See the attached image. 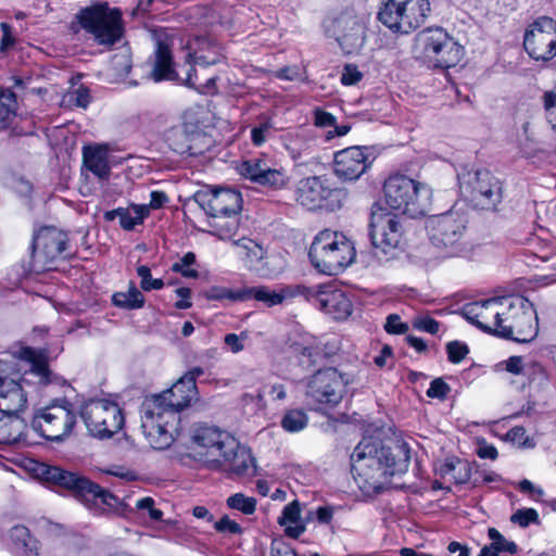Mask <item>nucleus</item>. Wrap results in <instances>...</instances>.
<instances>
[{"label": "nucleus", "instance_id": "f257e3e1", "mask_svg": "<svg viewBox=\"0 0 556 556\" xmlns=\"http://www.w3.org/2000/svg\"><path fill=\"white\" fill-rule=\"evenodd\" d=\"M410 450L404 441L381 444L372 438L363 439L351 455L352 471L361 489L381 492L390 478L407 471Z\"/></svg>", "mask_w": 556, "mask_h": 556}, {"label": "nucleus", "instance_id": "f03ea898", "mask_svg": "<svg viewBox=\"0 0 556 556\" xmlns=\"http://www.w3.org/2000/svg\"><path fill=\"white\" fill-rule=\"evenodd\" d=\"M41 475L47 482L68 491L96 516H122L126 511L127 505L117 496L78 472L46 466Z\"/></svg>", "mask_w": 556, "mask_h": 556}, {"label": "nucleus", "instance_id": "7ed1b4c3", "mask_svg": "<svg viewBox=\"0 0 556 556\" xmlns=\"http://www.w3.org/2000/svg\"><path fill=\"white\" fill-rule=\"evenodd\" d=\"M194 202L215 219L213 226L220 239L231 238L238 229L237 216L242 210V197L229 188L201 189L193 194Z\"/></svg>", "mask_w": 556, "mask_h": 556}, {"label": "nucleus", "instance_id": "20e7f679", "mask_svg": "<svg viewBox=\"0 0 556 556\" xmlns=\"http://www.w3.org/2000/svg\"><path fill=\"white\" fill-rule=\"evenodd\" d=\"M355 249L344 235L323 230L313 240L308 256L312 265L321 274L334 276L350 266L355 258Z\"/></svg>", "mask_w": 556, "mask_h": 556}, {"label": "nucleus", "instance_id": "39448f33", "mask_svg": "<svg viewBox=\"0 0 556 556\" xmlns=\"http://www.w3.org/2000/svg\"><path fill=\"white\" fill-rule=\"evenodd\" d=\"M387 205L412 218L426 215L431 205L432 190L405 175H392L383 185Z\"/></svg>", "mask_w": 556, "mask_h": 556}, {"label": "nucleus", "instance_id": "423d86ee", "mask_svg": "<svg viewBox=\"0 0 556 556\" xmlns=\"http://www.w3.org/2000/svg\"><path fill=\"white\" fill-rule=\"evenodd\" d=\"M458 198L479 210H494L502 201L500 180L488 169L463 167L457 174Z\"/></svg>", "mask_w": 556, "mask_h": 556}, {"label": "nucleus", "instance_id": "0eeeda50", "mask_svg": "<svg viewBox=\"0 0 556 556\" xmlns=\"http://www.w3.org/2000/svg\"><path fill=\"white\" fill-rule=\"evenodd\" d=\"M539 332L538 316L533 304L522 296H505L497 337L527 343Z\"/></svg>", "mask_w": 556, "mask_h": 556}, {"label": "nucleus", "instance_id": "6e6552de", "mask_svg": "<svg viewBox=\"0 0 556 556\" xmlns=\"http://www.w3.org/2000/svg\"><path fill=\"white\" fill-rule=\"evenodd\" d=\"M429 12L428 0H382L378 20L393 31L408 34L426 22Z\"/></svg>", "mask_w": 556, "mask_h": 556}, {"label": "nucleus", "instance_id": "1a4fd4ad", "mask_svg": "<svg viewBox=\"0 0 556 556\" xmlns=\"http://www.w3.org/2000/svg\"><path fill=\"white\" fill-rule=\"evenodd\" d=\"M76 421L73 404L62 399L39 409L34 416L31 426L42 438L52 442H62L71 435Z\"/></svg>", "mask_w": 556, "mask_h": 556}, {"label": "nucleus", "instance_id": "9d476101", "mask_svg": "<svg viewBox=\"0 0 556 556\" xmlns=\"http://www.w3.org/2000/svg\"><path fill=\"white\" fill-rule=\"evenodd\" d=\"M77 17L81 27L101 46L111 47L123 36L122 14L116 9L94 5L81 10Z\"/></svg>", "mask_w": 556, "mask_h": 556}, {"label": "nucleus", "instance_id": "9b49d317", "mask_svg": "<svg viewBox=\"0 0 556 556\" xmlns=\"http://www.w3.org/2000/svg\"><path fill=\"white\" fill-rule=\"evenodd\" d=\"M354 380L353 375L342 374L333 367L319 369L307 382L306 399L313 404L336 406L342 401L346 387Z\"/></svg>", "mask_w": 556, "mask_h": 556}, {"label": "nucleus", "instance_id": "f8f14e48", "mask_svg": "<svg viewBox=\"0 0 556 556\" xmlns=\"http://www.w3.org/2000/svg\"><path fill=\"white\" fill-rule=\"evenodd\" d=\"M80 416L89 433L100 439L111 438L125 422L119 405L104 399L87 402L80 409Z\"/></svg>", "mask_w": 556, "mask_h": 556}, {"label": "nucleus", "instance_id": "ddd939ff", "mask_svg": "<svg viewBox=\"0 0 556 556\" xmlns=\"http://www.w3.org/2000/svg\"><path fill=\"white\" fill-rule=\"evenodd\" d=\"M141 428L149 444L155 450H165L174 442V424L177 416L173 410H162L155 401H143L141 405Z\"/></svg>", "mask_w": 556, "mask_h": 556}, {"label": "nucleus", "instance_id": "4468645a", "mask_svg": "<svg viewBox=\"0 0 556 556\" xmlns=\"http://www.w3.org/2000/svg\"><path fill=\"white\" fill-rule=\"evenodd\" d=\"M67 235L54 227L41 228L33 239L29 270L36 274L52 269L53 262L66 250Z\"/></svg>", "mask_w": 556, "mask_h": 556}, {"label": "nucleus", "instance_id": "2eb2a0df", "mask_svg": "<svg viewBox=\"0 0 556 556\" xmlns=\"http://www.w3.org/2000/svg\"><path fill=\"white\" fill-rule=\"evenodd\" d=\"M523 48L535 61L547 62L556 56V21L540 16L526 28Z\"/></svg>", "mask_w": 556, "mask_h": 556}, {"label": "nucleus", "instance_id": "dca6fc26", "mask_svg": "<svg viewBox=\"0 0 556 556\" xmlns=\"http://www.w3.org/2000/svg\"><path fill=\"white\" fill-rule=\"evenodd\" d=\"M327 29L349 54L359 51L366 40V18L353 10L341 12Z\"/></svg>", "mask_w": 556, "mask_h": 556}, {"label": "nucleus", "instance_id": "f3484780", "mask_svg": "<svg viewBox=\"0 0 556 556\" xmlns=\"http://www.w3.org/2000/svg\"><path fill=\"white\" fill-rule=\"evenodd\" d=\"M369 236L376 250L389 254L395 250L403 235L397 216L379 207L371 213Z\"/></svg>", "mask_w": 556, "mask_h": 556}, {"label": "nucleus", "instance_id": "a211bd4d", "mask_svg": "<svg viewBox=\"0 0 556 556\" xmlns=\"http://www.w3.org/2000/svg\"><path fill=\"white\" fill-rule=\"evenodd\" d=\"M505 296L476 301L454 308L464 319L478 328L497 336L501 316L504 314Z\"/></svg>", "mask_w": 556, "mask_h": 556}, {"label": "nucleus", "instance_id": "6ab92c4d", "mask_svg": "<svg viewBox=\"0 0 556 556\" xmlns=\"http://www.w3.org/2000/svg\"><path fill=\"white\" fill-rule=\"evenodd\" d=\"M309 293H302L307 300H314L317 306L325 314L333 319H345L352 313V303L348 295L340 289L307 287Z\"/></svg>", "mask_w": 556, "mask_h": 556}, {"label": "nucleus", "instance_id": "aec40b11", "mask_svg": "<svg viewBox=\"0 0 556 556\" xmlns=\"http://www.w3.org/2000/svg\"><path fill=\"white\" fill-rule=\"evenodd\" d=\"M207 467L236 476H250L255 472V460L251 452L237 441V446L225 448L220 456L207 457Z\"/></svg>", "mask_w": 556, "mask_h": 556}, {"label": "nucleus", "instance_id": "412c9836", "mask_svg": "<svg viewBox=\"0 0 556 556\" xmlns=\"http://www.w3.org/2000/svg\"><path fill=\"white\" fill-rule=\"evenodd\" d=\"M369 166L368 154L362 147H349L333 156V173L342 181L357 180Z\"/></svg>", "mask_w": 556, "mask_h": 556}, {"label": "nucleus", "instance_id": "4be33fe9", "mask_svg": "<svg viewBox=\"0 0 556 556\" xmlns=\"http://www.w3.org/2000/svg\"><path fill=\"white\" fill-rule=\"evenodd\" d=\"M450 41V35L441 27L428 28L419 33L415 40L414 53L416 58L433 62L435 67L448 70L447 61L437 56Z\"/></svg>", "mask_w": 556, "mask_h": 556}, {"label": "nucleus", "instance_id": "5701e85b", "mask_svg": "<svg viewBox=\"0 0 556 556\" xmlns=\"http://www.w3.org/2000/svg\"><path fill=\"white\" fill-rule=\"evenodd\" d=\"M239 172L251 181L274 190L282 189L289 182L286 172L270 167L267 161L262 159L243 161L239 166Z\"/></svg>", "mask_w": 556, "mask_h": 556}, {"label": "nucleus", "instance_id": "b1692460", "mask_svg": "<svg viewBox=\"0 0 556 556\" xmlns=\"http://www.w3.org/2000/svg\"><path fill=\"white\" fill-rule=\"evenodd\" d=\"M333 191L326 178L320 176L305 177L296 184L295 201L307 210L323 208Z\"/></svg>", "mask_w": 556, "mask_h": 556}, {"label": "nucleus", "instance_id": "393cba45", "mask_svg": "<svg viewBox=\"0 0 556 556\" xmlns=\"http://www.w3.org/2000/svg\"><path fill=\"white\" fill-rule=\"evenodd\" d=\"M198 389L191 388L187 381L180 377L170 389L160 394L147 397L144 401H155L160 404L162 410H173L174 416L190 405L191 401L197 396Z\"/></svg>", "mask_w": 556, "mask_h": 556}, {"label": "nucleus", "instance_id": "a878e982", "mask_svg": "<svg viewBox=\"0 0 556 556\" xmlns=\"http://www.w3.org/2000/svg\"><path fill=\"white\" fill-rule=\"evenodd\" d=\"M193 441L201 447L205 448V464L207 457H218L225 448H233L237 446V440L226 431H222L216 427L202 426L195 429Z\"/></svg>", "mask_w": 556, "mask_h": 556}, {"label": "nucleus", "instance_id": "bb28decb", "mask_svg": "<svg viewBox=\"0 0 556 556\" xmlns=\"http://www.w3.org/2000/svg\"><path fill=\"white\" fill-rule=\"evenodd\" d=\"M204 139L200 131L189 130L186 125L172 127L166 134L168 147L180 155H198L202 153L200 141Z\"/></svg>", "mask_w": 556, "mask_h": 556}, {"label": "nucleus", "instance_id": "cd10ccee", "mask_svg": "<svg viewBox=\"0 0 556 556\" xmlns=\"http://www.w3.org/2000/svg\"><path fill=\"white\" fill-rule=\"evenodd\" d=\"M242 293H244V300L253 298L271 307L281 304L287 299L302 295V293H309V291L307 290V287L303 285L286 286L279 291H274L267 287L260 286L253 288H244L242 289Z\"/></svg>", "mask_w": 556, "mask_h": 556}, {"label": "nucleus", "instance_id": "c85d7f7f", "mask_svg": "<svg viewBox=\"0 0 556 556\" xmlns=\"http://www.w3.org/2000/svg\"><path fill=\"white\" fill-rule=\"evenodd\" d=\"M26 401V395L17 381L0 376V412L14 414L25 406Z\"/></svg>", "mask_w": 556, "mask_h": 556}, {"label": "nucleus", "instance_id": "c756f323", "mask_svg": "<svg viewBox=\"0 0 556 556\" xmlns=\"http://www.w3.org/2000/svg\"><path fill=\"white\" fill-rule=\"evenodd\" d=\"M426 228L431 242L435 247L446 248L452 242V216L450 211L429 216Z\"/></svg>", "mask_w": 556, "mask_h": 556}, {"label": "nucleus", "instance_id": "7c9ffc66", "mask_svg": "<svg viewBox=\"0 0 556 556\" xmlns=\"http://www.w3.org/2000/svg\"><path fill=\"white\" fill-rule=\"evenodd\" d=\"M149 214V206L132 205L130 208L118 207L116 210L108 211L104 213V218L108 222L119 218V224L125 230H132L137 225L143 223Z\"/></svg>", "mask_w": 556, "mask_h": 556}, {"label": "nucleus", "instance_id": "2f4dec72", "mask_svg": "<svg viewBox=\"0 0 556 556\" xmlns=\"http://www.w3.org/2000/svg\"><path fill=\"white\" fill-rule=\"evenodd\" d=\"M9 535L12 548L18 556H40L38 541L30 535L26 527H13Z\"/></svg>", "mask_w": 556, "mask_h": 556}, {"label": "nucleus", "instance_id": "473e14b6", "mask_svg": "<svg viewBox=\"0 0 556 556\" xmlns=\"http://www.w3.org/2000/svg\"><path fill=\"white\" fill-rule=\"evenodd\" d=\"M152 78L155 81L177 79V74L172 64V52L168 46L162 41L157 42L155 50V63L152 71Z\"/></svg>", "mask_w": 556, "mask_h": 556}, {"label": "nucleus", "instance_id": "72a5a7b5", "mask_svg": "<svg viewBox=\"0 0 556 556\" xmlns=\"http://www.w3.org/2000/svg\"><path fill=\"white\" fill-rule=\"evenodd\" d=\"M84 165L100 179H108L111 168L108 163L106 151L100 147L84 148Z\"/></svg>", "mask_w": 556, "mask_h": 556}, {"label": "nucleus", "instance_id": "f704fd0d", "mask_svg": "<svg viewBox=\"0 0 556 556\" xmlns=\"http://www.w3.org/2000/svg\"><path fill=\"white\" fill-rule=\"evenodd\" d=\"M200 45L201 46L194 53L188 54L187 62L191 64V66L207 67L223 61L224 56L218 46L206 39H203Z\"/></svg>", "mask_w": 556, "mask_h": 556}, {"label": "nucleus", "instance_id": "c9c22d12", "mask_svg": "<svg viewBox=\"0 0 556 556\" xmlns=\"http://www.w3.org/2000/svg\"><path fill=\"white\" fill-rule=\"evenodd\" d=\"M301 508L298 501L285 506L281 516L278 518L280 526H286L285 532L289 538L298 539L305 532V525L300 523Z\"/></svg>", "mask_w": 556, "mask_h": 556}, {"label": "nucleus", "instance_id": "e433bc0d", "mask_svg": "<svg viewBox=\"0 0 556 556\" xmlns=\"http://www.w3.org/2000/svg\"><path fill=\"white\" fill-rule=\"evenodd\" d=\"M5 418H0V444H15L22 440L25 433L26 425L17 416L8 414Z\"/></svg>", "mask_w": 556, "mask_h": 556}, {"label": "nucleus", "instance_id": "4c0bfd02", "mask_svg": "<svg viewBox=\"0 0 556 556\" xmlns=\"http://www.w3.org/2000/svg\"><path fill=\"white\" fill-rule=\"evenodd\" d=\"M115 306L124 309H138L144 305V296L142 292L131 281L127 291L115 292L112 296Z\"/></svg>", "mask_w": 556, "mask_h": 556}, {"label": "nucleus", "instance_id": "58836bf2", "mask_svg": "<svg viewBox=\"0 0 556 556\" xmlns=\"http://www.w3.org/2000/svg\"><path fill=\"white\" fill-rule=\"evenodd\" d=\"M216 79L217 76H212L207 78L205 83H199L197 70L190 66L185 78V84L190 88H194L201 94H215L217 92Z\"/></svg>", "mask_w": 556, "mask_h": 556}, {"label": "nucleus", "instance_id": "ea45409f", "mask_svg": "<svg viewBox=\"0 0 556 556\" xmlns=\"http://www.w3.org/2000/svg\"><path fill=\"white\" fill-rule=\"evenodd\" d=\"M204 296L212 301H224L230 302L244 301V293L241 290H231L222 286H213L204 291Z\"/></svg>", "mask_w": 556, "mask_h": 556}, {"label": "nucleus", "instance_id": "a19ab883", "mask_svg": "<svg viewBox=\"0 0 556 556\" xmlns=\"http://www.w3.org/2000/svg\"><path fill=\"white\" fill-rule=\"evenodd\" d=\"M308 418L301 409L288 410L281 419V427L288 432H298L307 425Z\"/></svg>", "mask_w": 556, "mask_h": 556}, {"label": "nucleus", "instance_id": "79ce46f5", "mask_svg": "<svg viewBox=\"0 0 556 556\" xmlns=\"http://www.w3.org/2000/svg\"><path fill=\"white\" fill-rule=\"evenodd\" d=\"M227 505L245 515H251L255 511L256 500L254 497L245 496L242 493H236L227 498Z\"/></svg>", "mask_w": 556, "mask_h": 556}, {"label": "nucleus", "instance_id": "37998d69", "mask_svg": "<svg viewBox=\"0 0 556 556\" xmlns=\"http://www.w3.org/2000/svg\"><path fill=\"white\" fill-rule=\"evenodd\" d=\"M488 535L491 540L492 546L498 553H509L511 555L516 554L518 551V546L515 542L508 541L505 539L498 530L495 528H490L488 531Z\"/></svg>", "mask_w": 556, "mask_h": 556}, {"label": "nucleus", "instance_id": "c03bdc74", "mask_svg": "<svg viewBox=\"0 0 556 556\" xmlns=\"http://www.w3.org/2000/svg\"><path fill=\"white\" fill-rule=\"evenodd\" d=\"M505 440L520 448H533L535 442L529 435L523 427H514L506 434Z\"/></svg>", "mask_w": 556, "mask_h": 556}, {"label": "nucleus", "instance_id": "a18cd8bd", "mask_svg": "<svg viewBox=\"0 0 556 556\" xmlns=\"http://www.w3.org/2000/svg\"><path fill=\"white\" fill-rule=\"evenodd\" d=\"M195 262V254L192 252L186 253L179 262L172 265L174 273H180L186 278H197L199 276L198 270L190 268Z\"/></svg>", "mask_w": 556, "mask_h": 556}, {"label": "nucleus", "instance_id": "49530a36", "mask_svg": "<svg viewBox=\"0 0 556 556\" xmlns=\"http://www.w3.org/2000/svg\"><path fill=\"white\" fill-rule=\"evenodd\" d=\"M542 101L546 122L556 131V88L544 92Z\"/></svg>", "mask_w": 556, "mask_h": 556}, {"label": "nucleus", "instance_id": "de8ad7c7", "mask_svg": "<svg viewBox=\"0 0 556 556\" xmlns=\"http://www.w3.org/2000/svg\"><path fill=\"white\" fill-rule=\"evenodd\" d=\"M137 275L140 277V287L143 291L161 290L164 287L162 279H154L151 276V269L147 265L137 267Z\"/></svg>", "mask_w": 556, "mask_h": 556}, {"label": "nucleus", "instance_id": "09e8293b", "mask_svg": "<svg viewBox=\"0 0 556 556\" xmlns=\"http://www.w3.org/2000/svg\"><path fill=\"white\" fill-rule=\"evenodd\" d=\"M472 473V464L467 459H457L454 462V483L467 484Z\"/></svg>", "mask_w": 556, "mask_h": 556}, {"label": "nucleus", "instance_id": "8fccbe9b", "mask_svg": "<svg viewBox=\"0 0 556 556\" xmlns=\"http://www.w3.org/2000/svg\"><path fill=\"white\" fill-rule=\"evenodd\" d=\"M498 371H507L513 375H523L527 371V364L521 356H510L496 365Z\"/></svg>", "mask_w": 556, "mask_h": 556}, {"label": "nucleus", "instance_id": "3c124183", "mask_svg": "<svg viewBox=\"0 0 556 556\" xmlns=\"http://www.w3.org/2000/svg\"><path fill=\"white\" fill-rule=\"evenodd\" d=\"M112 68L118 74H128L131 68V59L127 50L114 54L111 59Z\"/></svg>", "mask_w": 556, "mask_h": 556}, {"label": "nucleus", "instance_id": "603ef678", "mask_svg": "<svg viewBox=\"0 0 556 556\" xmlns=\"http://www.w3.org/2000/svg\"><path fill=\"white\" fill-rule=\"evenodd\" d=\"M511 522L519 525L522 528L528 527L530 523L539 521V514L533 508L518 509L511 517Z\"/></svg>", "mask_w": 556, "mask_h": 556}, {"label": "nucleus", "instance_id": "864d4df0", "mask_svg": "<svg viewBox=\"0 0 556 556\" xmlns=\"http://www.w3.org/2000/svg\"><path fill=\"white\" fill-rule=\"evenodd\" d=\"M273 129V123L269 118H264L257 126L251 130V139L255 146H262L270 130Z\"/></svg>", "mask_w": 556, "mask_h": 556}, {"label": "nucleus", "instance_id": "5fc2aeb1", "mask_svg": "<svg viewBox=\"0 0 556 556\" xmlns=\"http://www.w3.org/2000/svg\"><path fill=\"white\" fill-rule=\"evenodd\" d=\"M334 511V506H319L315 510L308 511V514L305 517V521H309L313 518H316L319 523L329 525L333 518Z\"/></svg>", "mask_w": 556, "mask_h": 556}, {"label": "nucleus", "instance_id": "6e6d98bb", "mask_svg": "<svg viewBox=\"0 0 556 556\" xmlns=\"http://www.w3.org/2000/svg\"><path fill=\"white\" fill-rule=\"evenodd\" d=\"M450 392V386L442 378H435L427 390V396L431 399L445 400Z\"/></svg>", "mask_w": 556, "mask_h": 556}, {"label": "nucleus", "instance_id": "4d7b16f0", "mask_svg": "<svg viewBox=\"0 0 556 556\" xmlns=\"http://www.w3.org/2000/svg\"><path fill=\"white\" fill-rule=\"evenodd\" d=\"M477 455L482 459L495 460L498 456V452L493 444L486 442L483 438L477 439Z\"/></svg>", "mask_w": 556, "mask_h": 556}, {"label": "nucleus", "instance_id": "13d9d810", "mask_svg": "<svg viewBox=\"0 0 556 556\" xmlns=\"http://www.w3.org/2000/svg\"><path fill=\"white\" fill-rule=\"evenodd\" d=\"M0 105L5 110L7 115L16 114L17 110V100L16 94L9 89L0 91Z\"/></svg>", "mask_w": 556, "mask_h": 556}, {"label": "nucleus", "instance_id": "bf43d9fd", "mask_svg": "<svg viewBox=\"0 0 556 556\" xmlns=\"http://www.w3.org/2000/svg\"><path fill=\"white\" fill-rule=\"evenodd\" d=\"M363 77L362 72L354 64H346L343 67L341 75V83L345 86H352L357 84Z\"/></svg>", "mask_w": 556, "mask_h": 556}, {"label": "nucleus", "instance_id": "052dcab7", "mask_svg": "<svg viewBox=\"0 0 556 556\" xmlns=\"http://www.w3.org/2000/svg\"><path fill=\"white\" fill-rule=\"evenodd\" d=\"M214 528L216 531L222 533H241L242 529L239 523L235 520H231L228 516H223L218 521L214 523Z\"/></svg>", "mask_w": 556, "mask_h": 556}, {"label": "nucleus", "instance_id": "680f3d73", "mask_svg": "<svg viewBox=\"0 0 556 556\" xmlns=\"http://www.w3.org/2000/svg\"><path fill=\"white\" fill-rule=\"evenodd\" d=\"M136 508L139 510H147L152 520H161L163 513L154 507L152 497H143L137 501Z\"/></svg>", "mask_w": 556, "mask_h": 556}, {"label": "nucleus", "instance_id": "e2e57ef3", "mask_svg": "<svg viewBox=\"0 0 556 556\" xmlns=\"http://www.w3.org/2000/svg\"><path fill=\"white\" fill-rule=\"evenodd\" d=\"M415 329L434 334L439 331V323L430 317H416L413 319Z\"/></svg>", "mask_w": 556, "mask_h": 556}, {"label": "nucleus", "instance_id": "0e129e2a", "mask_svg": "<svg viewBox=\"0 0 556 556\" xmlns=\"http://www.w3.org/2000/svg\"><path fill=\"white\" fill-rule=\"evenodd\" d=\"M384 329L389 333H405L408 330V326L401 321V318L396 314L388 316Z\"/></svg>", "mask_w": 556, "mask_h": 556}, {"label": "nucleus", "instance_id": "69168bd1", "mask_svg": "<svg viewBox=\"0 0 556 556\" xmlns=\"http://www.w3.org/2000/svg\"><path fill=\"white\" fill-rule=\"evenodd\" d=\"M70 101L76 106L86 109L90 103L89 90L85 87H79L70 94Z\"/></svg>", "mask_w": 556, "mask_h": 556}, {"label": "nucleus", "instance_id": "338daca9", "mask_svg": "<svg viewBox=\"0 0 556 556\" xmlns=\"http://www.w3.org/2000/svg\"><path fill=\"white\" fill-rule=\"evenodd\" d=\"M480 372L481 367L472 363L468 368L458 374V382L469 386L480 376Z\"/></svg>", "mask_w": 556, "mask_h": 556}, {"label": "nucleus", "instance_id": "774afa93", "mask_svg": "<svg viewBox=\"0 0 556 556\" xmlns=\"http://www.w3.org/2000/svg\"><path fill=\"white\" fill-rule=\"evenodd\" d=\"M519 489L523 493H528L534 500H539L544 495L542 488L534 485L530 480L523 479L519 482Z\"/></svg>", "mask_w": 556, "mask_h": 556}]
</instances>
